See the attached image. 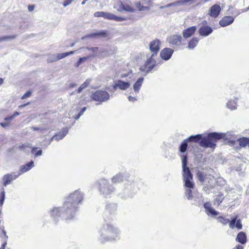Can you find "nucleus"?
Returning <instances> with one entry per match:
<instances>
[{"label":"nucleus","mask_w":249,"mask_h":249,"mask_svg":"<svg viewBox=\"0 0 249 249\" xmlns=\"http://www.w3.org/2000/svg\"><path fill=\"white\" fill-rule=\"evenodd\" d=\"M24 144L25 147H29L31 146V144H30L29 143H26Z\"/></svg>","instance_id":"obj_60"},{"label":"nucleus","mask_w":249,"mask_h":249,"mask_svg":"<svg viewBox=\"0 0 249 249\" xmlns=\"http://www.w3.org/2000/svg\"><path fill=\"white\" fill-rule=\"evenodd\" d=\"M229 136H230L229 133H210L207 137L201 139L199 142L200 145L205 148L214 149L216 146V142L217 140L221 138L228 139Z\"/></svg>","instance_id":"obj_4"},{"label":"nucleus","mask_w":249,"mask_h":249,"mask_svg":"<svg viewBox=\"0 0 249 249\" xmlns=\"http://www.w3.org/2000/svg\"><path fill=\"white\" fill-rule=\"evenodd\" d=\"M234 99H230L227 104V107L228 108L233 110L237 108V102L239 99V96L236 95L234 96Z\"/></svg>","instance_id":"obj_28"},{"label":"nucleus","mask_w":249,"mask_h":249,"mask_svg":"<svg viewBox=\"0 0 249 249\" xmlns=\"http://www.w3.org/2000/svg\"><path fill=\"white\" fill-rule=\"evenodd\" d=\"M16 37V36L13 35V36H6L0 37V42L4 40H11L14 39Z\"/></svg>","instance_id":"obj_39"},{"label":"nucleus","mask_w":249,"mask_h":249,"mask_svg":"<svg viewBox=\"0 0 249 249\" xmlns=\"http://www.w3.org/2000/svg\"><path fill=\"white\" fill-rule=\"evenodd\" d=\"M196 27L191 26L184 29L182 32L183 36L185 38H188L192 36L196 30Z\"/></svg>","instance_id":"obj_19"},{"label":"nucleus","mask_w":249,"mask_h":249,"mask_svg":"<svg viewBox=\"0 0 249 249\" xmlns=\"http://www.w3.org/2000/svg\"><path fill=\"white\" fill-rule=\"evenodd\" d=\"M94 16L95 17H102L105 19L113 20L116 21H122L126 20V18L118 17L112 13L103 11L96 12L94 13Z\"/></svg>","instance_id":"obj_9"},{"label":"nucleus","mask_w":249,"mask_h":249,"mask_svg":"<svg viewBox=\"0 0 249 249\" xmlns=\"http://www.w3.org/2000/svg\"><path fill=\"white\" fill-rule=\"evenodd\" d=\"M202 139V135L200 134H198L196 135H192L190 137H189L187 140L190 142H197L199 140Z\"/></svg>","instance_id":"obj_35"},{"label":"nucleus","mask_w":249,"mask_h":249,"mask_svg":"<svg viewBox=\"0 0 249 249\" xmlns=\"http://www.w3.org/2000/svg\"><path fill=\"white\" fill-rule=\"evenodd\" d=\"M187 141V140H185L181 142L179 146V151L180 152L184 153L186 151L188 146Z\"/></svg>","instance_id":"obj_38"},{"label":"nucleus","mask_w":249,"mask_h":249,"mask_svg":"<svg viewBox=\"0 0 249 249\" xmlns=\"http://www.w3.org/2000/svg\"><path fill=\"white\" fill-rule=\"evenodd\" d=\"M37 149V147H33V149H32V150L31 151V152L32 153H34V151Z\"/></svg>","instance_id":"obj_64"},{"label":"nucleus","mask_w":249,"mask_h":249,"mask_svg":"<svg viewBox=\"0 0 249 249\" xmlns=\"http://www.w3.org/2000/svg\"><path fill=\"white\" fill-rule=\"evenodd\" d=\"M42 154V151L41 150H38L36 152V153L35 154V157H37L38 156H41Z\"/></svg>","instance_id":"obj_52"},{"label":"nucleus","mask_w":249,"mask_h":249,"mask_svg":"<svg viewBox=\"0 0 249 249\" xmlns=\"http://www.w3.org/2000/svg\"><path fill=\"white\" fill-rule=\"evenodd\" d=\"M156 56L155 53H152L150 56L147 55V59L145 64L140 68V70L146 74L151 71L156 65Z\"/></svg>","instance_id":"obj_7"},{"label":"nucleus","mask_w":249,"mask_h":249,"mask_svg":"<svg viewBox=\"0 0 249 249\" xmlns=\"http://www.w3.org/2000/svg\"><path fill=\"white\" fill-rule=\"evenodd\" d=\"M128 99L129 101L132 102H134L137 100L136 98L133 97L132 96H128Z\"/></svg>","instance_id":"obj_49"},{"label":"nucleus","mask_w":249,"mask_h":249,"mask_svg":"<svg viewBox=\"0 0 249 249\" xmlns=\"http://www.w3.org/2000/svg\"><path fill=\"white\" fill-rule=\"evenodd\" d=\"M32 92L31 91H28L26 92L21 97L22 99H24L29 97L31 95Z\"/></svg>","instance_id":"obj_47"},{"label":"nucleus","mask_w":249,"mask_h":249,"mask_svg":"<svg viewBox=\"0 0 249 249\" xmlns=\"http://www.w3.org/2000/svg\"><path fill=\"white\" fill-rule=\"evenodd\" d=\"M2 233L3 235V237H2L3 240H7L8 239V236L6 235V231L3 229L2 230Z\"/></svg>","instance_id":"obj_48"},{"label":"nucleus","mask_w":249,"mask_h":249,"mask_svg":"<svg viewBox=\"0 0 249 249\" xmlns=\"http://www.w3.org/2000/svg\"><path fill=\"white\" fill-rule=\"evenodd\" d=\"M99 190L102 194L107 197L114 192V188L109 185L108 182L105 179H101L99 181Z\"/></svg>","instance_id":"obj_8"},{"label":"nucleus","mask_w":249,"mask_h":249,"mask_svg":"<svg viewBox=\"0 0 249 249\" xmlns=\"http://www.w3.org/2000/svg\"><path fill=\"white\" fill-rule=\"evenodd\" d=\"M88 50L91 51L92 52H96L98 49V47H92L90 48H88Z\"/></svg>","instance_id":"obj_55"},{"label":"nucleus","mask_w":249,"mask_h":249,"mask_svg":"<svg viewBox=\"0 0 249 249\" xmlns=\"http://www.w3.org/2000/svg\"><path fill=\"white\" fill-rule=\"evenodd\" d=\"M28 10L30 12L32 11L34 9V5H29L28 7Z\"/></svg>","instance_id":"obj_56"},{"label":"nucleus","mask_w":249,"mask_h":249,"mask_svg":"<svg viewBox=\"0 0 249 249\" xmlns=\"http://www.w3.org/2000/svg\"><path fill=\"white\" fill-rule=\"evenodd\" d=\"M131 85V82L129 81H124L123 80H119L115 81L114 85V88H118L121 90H126L129 88Z\"/></svg>","instance_id":"obj_14"},{"label":"nucleus","mask_w":249,"mask_h":249,"mask_svg":"<svg viewBox=\"0 0 249 249\" xmlns=\"http://www.w3.org/2000/svg\"><path fill=\"white\" fill-rule=\"evenodd\" d=\"M197 177L198 179L205 185L204 190L207 194L211 192V189L213 187L216 182H220L221 185L224 184L225 183V181L222 178H218L217 180L216 181L213 176L204 175L201 172L197 173Z\"/></svg>","instance_id":"obj_5"},{"label":"nucleus","mask_w":249,"mask_h":249,"mask_svg":"<svg viewBox=\"0 0 249 249\" xmlns=\"http://www.w3.org/2000/svg\"><path fill=\"white\" fill-rule=\"evenodd\" d=\"M90 82V79H88L86 80V81L82 84L80 87L77 89V92L80 93L84 89L86 88L88 85L89 84Z\"/></svg>","instance_id":"obj_36"},{"label":"nucleus","mask_w":249,"mask_h":249,"mask_svg":"<svg viewBox=\"0 0 249 249\" xmlns=\"http://www.w3.org/2000/svg\"><path fill=\"white\" fill-rule=\"evenodd\" d=\"M120 229L110 224H104L99 231L98 240L102 243L115 242L120 239Z\"/></svg>","instance_id":"obj_1"},{"label":"nucleus","mask_w":249,"mask_h":249,"mask_svg":"<svg viewBox=\"0 0 249 249\" xmlns=\"http://www.w3.org/2000/svg\"><path fill=\"white\" fill-rule=\"evenodd\" d=\"M199 40L197 37H194L192 38L188 42L187 48L189 50H192L194 49L197 45Z\"/></svg>","instance_id":"obj_30"},{"label":"nucleus","mask_w":249,"mask_h":249,"mask_svg":"<svg viewBox=\"0 0 249 249\" xmlns=\"http://www.w3.org/2000/svg\"><path fill=\"white\" fill-rule=\"evenodd\" d=\"M111 4L114 9L119 12L126 11L133 13L135 11L132 3L128 0H112Z\"/></svg>","instance_id":"obj_6"},{"label":"nucleus","mask_w":249,"mask_h":249,"mask_svg":"<svg viewBox=\"0 0 249 249\" xmlns=\"http://www.w3.org/2000/svg\"><path fill=\"white\" fill-rule=\"evenodd\" d=\"M233 249H243V247L242 246L238 245L236 247Z\"/></svg>","instance_id":"obj_59"},{"label":"nucleus","mask_w":249,"mask_h":249,"mask_svg":"<svg viewBox=\"0 0 249 249\" xmlns=\"http://www.w3.org/2000/svg\"><path fill=\"white\" fill-rule=\"evenodd\" d=\"M167 41L171 46H179L182 45V37L180 35H172L167 38Z\"/></svg>","instance_id":"obj_13"},{"label":"nucleus","mask_w":249,"mask_h":249,"mask_svg":"<svg viewBox=\"0 0 249 249\" xmlns=\"http://www.w3.org/2000/svg\"><path fill=\"white\" fill-rule=\"evenodd\" d=\"M69 129L67 127L62 128L61 131L57 134L53 136L50 142L55 140L57 141L62 139L68 133Z\"/></svg>","instance_id":"obj_21"},{"label":"nucleus","mask_w":249,"mask_h":249,"mask_svg":"<svg viewBox=\"0 0 249 249\" xmlns=\"http://www.w3.org/2000/svg\"><path fill=\"white\" fill-rule=\"evenodd\" d=\"M221 10V7L219 5L214 4L211 7L209 14L212 17L216 18L219 15Z\"/></svg>","instance_id":"obj_22"},{"label":"nucleus","mask_w":249,"mask_h":249,"mask_svg":"<svg viewBox=\"0 0 249 249\" xmlns=\"http://www.w3.org/2000/svg\"><path fill=\"white\" fill-rule=\"evenodd\" d=\"M34 166V163L33 161H31L30 162L27 163L26 164L22 165V166H21L20 169L19 170V173H18V175H20L23 173H24L29 171Z\"/></svg>","instance_id":"obj_29"},{"label":"nucleus","mask_w":249,"mask_h":249,"mask_svg":"<svg viewBox=\"0 0 249 249\" xmlns=\"http://www.w3.org/2000/svg\"><path fill=\"white\" fill-rule=\"evenodd\" d=\"M5 198V191L4 189H3V191L1 193L0 197V207H2L4 200Z\"/></svg>","instance_id":"obj_41"},{"label":"nucleus","mask_w":249,"mask_h":249,"mask_svg":"<svg viewBox=\"0 0 249 249\" xmlns=\"http://www.w3.org/2000/svg\"><path fill=\"white\" fill-rule=\"evenodd\" d=\"M6 244H7V240H4V242L2 244L0 249H4Z\"/></svg>","instance_id":"obj_54"},{"label":"nucleus","mask_w":249,"mask_h":249,"mask_svg":"<svg viewBox=\"0 0 249 249\" xmlns=\"http://www.w3.org/2000/svg\"><path fill=\"white\" fill-rule=\"evenodd\" d=\"M236 240L243 244L246 242V236L243 232H239L236 237Z\"/></svg>","instance_id":"obj_32"},{"label":"nucleus","mask_w":249,"mask_h":249,"mask_svg":"<svg viewBox=\"0 0 249 249\" xmlns=\"http://www.w3.org/2000/svg\"><path fill=\"white\" fill-rule=\"evenodd\" d=\"M13 119H14L13 117L11 116L7 117L4 118V120L7 122L10 123L11 121H12Z\"/></svg>","instance_id":"obj_51"},{"label":"nucleus","mask_w":249,"mask_h":249,"mask_svg":"<svg viewBox=\"0 0 249 249\" xmlns=\"http://www.w3.org/2000/svg\"><path fill=\"white\" fill-rule=\"evenodd\" d=\"M31 129H33V130H42L43 129L40 128L39 127H34V126L31 127Z\"/></svg>","instance_id":"obj_57"},{"label":"nucleus","mask_w":249,"mask_h":249,"mask_svg":"<svg viewBox=\"0 0 249 249\" xmlns=\"http://www.w3.org/2000/svg\"><path fill=\"white\" fill-rule=\"evenodd\" d=\"M223 199H224V196H223V195H219L215 199L214 203L219 205L222 202Z\"/></svg>","instance_id":"obj_40"},{"label":"nucleus","mask_w":249,"mask_h":249,"mask_svg":"<svg viewBox=\"0 0 249 249\" xmlns=\"http://www.w3.org/2000/svg\"><path fill=\"white\" fill-rule=\"evenodd\" d=\"M234 18L231 16H225L220 21L219 24L222 27H225L233 23Z\"/></svg>","instance_id":"obj_25"},{"label":"nucleus","mask_w":249,"mask_h":249,"mask_svg":"<svg viewBox=\"0 0 249 249\" xmlns=\"http://www.w3.org/2000/svg\"><path fill=\"white\" fill-rule=\"evenodd\" d=\"M74 53V51H71V52H67L66 53L68 54V56L69 55L73 54Z\"/></svg>","instance_id":"obj_61"},{"label":"nucleus","mask_w":249,"mask_h":249,"mask_svg":"<svg viewBox=\"0 0 249 249\" xmlns=\"http://www.w3.org/2000/svg\"><path fill=\"white\" fill-rule=\"evenodd\" d=\"M160 41L158 40H154L150 43V50L152 53H155L157 55L160 49Z\"/></svg>","instance_id":"obj_20"},{"label":"nucleus","mask_w":249,"mask_h":249,"mask_svg":"<svg viewBox=\"0 0 249 249\" xmlns=\"http://www.w3.org/2000/svg\"><path fill=\"white\" fill-rule=\"evenodd\" d=\"M123 176L121 174H118L113 176L112 178V181L113 183H120L123 181Z\"/></svg>","instance_id":"obj_34"},{"label":"nucleus","mask_w":249,"mask_h":249,"mask_svg":"<svg viewBox=\"0 0 249 249\" xmlns=\"http://www.w3.org/2000/svg\"><path fill=\"white\" fill-rule=\"evenodd\" d=\"M68 56V54L66 53H57L56 54H53V59H50V62H54L58 60L63 59Z\"/></svg>","instance_id":"obj_31"},{"label":"nucleus","mask_w":249,"mask_h":249,"mask_svg":"<svg viewBox=\"0 0 249 249\" xmlns=\"http://www.w3.org/2000/svg\"><path fill=\"white\" fill-rule=\"evenodd\" d=\"M83 199V194L79 190H77L71 194L66 197L64 202V209L66 214L63 216L66 218H73L77 205Z\"/></svg>","instance_id":"obj_2"},{"label":"nucleus","mask_w":249,"mask_h":249,"mask_svg":"<svg viewBox=\"0 0 249 249\" xmlns=\"http://www.w3.org/2000/svg\"><path fill=\"white\" fill-rule=\"evenodd\" d=\"M182 170L183 181L185 182L186 187L185 196L188 200L193 198L192 189H194L195 184L193 182V175L190 172L189 168L186 167L187 163V156H183L182 157Z\"/></svg>","instance_id":"obj_3"},{"label":"nucleus","mask_w":249,"mask_h":249,"mask_svg":"<svg viewBox=\"0 0 249 249\" xmlns=\"http://www.w3.org/2000/svg\"><path fill=\"white\" fill-rule=\"evenodd\" d=\"M195 1H196V0H179L178 1H177L176 2L171 3L167 4L166 5H165L164 6H161L160 7V8L162 9L163 8L169 7L171 6L181 5H183L187 3H192L195 2Z\"/></svg>","instance_id":"obj_26"},{"label":"nucleus","mask_w":249,"mask_h":249,"mask_svg":"<svg viewBox=\"0 0 249 249\" xmlns=\"http://www.w3.org/2000/svg\"><path fill=\"white\" fill-rule=\"evenodd\" d=\"M106 34V32L104 31H100L95 33L91 34L89 35L86 36L82 38V39H86L89 37H93L97 36H103Z\"/></svg>","instance_id":"obj_33"},{"label":"nucleus","mask_w":249,"mask_h":249,"mask_svg":"<svg viewBox=\"0 0 249 249\" xmlns=\"http://www.w3.org/2000/svg\"><path fill=\"white\" fill-rule=\"evenodd\" d=\"M144 78L143 77H140L134 83L133 86V89L135 94L139 93Z\"/></svg>","instance_id":"obj_27"},{"label":"nucleus","mask_w":249,"mask_h":249,"mask_svg":"<svg viewBox=\"0 0 249 249\" xmlns=\"http://www.w3.org/2000/svg\"><path fill=\"white\" fill-rule=\"evenodd\" d=\"M86 109H87L86 107H84L82 109V110H81V111H80V113H79L77 115H76V116L75 117V119L76 120L80 118V116H81V115L84 113V112L86 110Z\"/></svg>","instance_id":"obj_46"},{"label":"nucleus","mask_w":249,"mask_h":249,"mask_svg":"<svg viewBox=\"0 0 249 249\" xmlns=\"http://www.w3.org/2000/svg\"><path fill=\"white\" fill-rule=\"evenodd\" d=\"M134 75V74L132 72V71L126 72L124 73H122L121 75V78H125L129 77V78H131Z\"/></svg>","instance_id":"obj_43"},{"label":"nucleus","mask_w":249,"mask_h":249,"mask_svg":"<svg viewBox=\"0 0 249 249\" xmlns=\"http://www.w3.org/2000/svg\"><path fill=\"white\" fill-rule=\"evenodd\" d=\"M66 210L64 209V204L63 207H54L50 211V214L51 217L55 218L61 217L65 220H70L72 218H66L63 216V214H66Z\"/></svg>","instance_id":"obj_11"},{"label":"nucleus","mask_w":249,"mask_h":249,"mask_svg":"<svg viewBox=\"0 0 249 249\" xmlns=\"http://www.w3.org/2000/svg\"><path fill=\"white\" fill-rule=\"evenodd\" d=\"M173 53L174 50L173 49L169 48H166L161 51L160 55L162 59L166 61L171 57Z\"/></svg>","instance_id":"obj_15"},{"label":"nucleus","mask_w":249,"mask_h":249,"mask_svg":"<svg viewBox=\"0 0 249 249\" xmlns=\"http://www.w3.org/2000/svg\"><path fill=\"white\" fill-rule=\"evenodd\" d=\"M229 227L231 229L236 228L240 230L242 228V225L240 219H237V217H235L231 219L229 222Z\"/></svg>","instance_id":"obj_24"},{"label":"nucleus","mask_w":249,"mask_h":249,"mask_svg":"<svg viewBox=\"0 0 249 249\" xmlns=\"http://www.w3.org/2000/svg\"><path fill=\"white\" fill-rule=\"evenodd\" d=\"M9 125V123L7 122L0 123V125L4 128L6 127Z\"/></svg>","instance_id":"obj_50"},{"label":"nucleus","mask_w":249,"mask_h":249,"mask_svg":"<svg viewBox=\"0 0 249 249\" xmlns=\"http://www.w3.org/2000/svg\"><path fill=\"white\" fill-rule=\"evenodd\" d=\"M231 144L236 149H239L248 145L249 146V138L244 137L238 139L237 140L232 141L231 142Z\"/></svg>","instance_id":"obj_12"},{"label":"nucleus","mask_w":249,"mask_h":249,"mask_svg":"<svg viewBox=\"0 0 249 249\" xmlns=\"http://www.w3.org/2000/svg\"><path fill=\"white\" fill-rule=\"evenodd\" d=\"M151 5L150 1L146 2L144 0L138 2L136 3V7L139 11H146L149 10Z\"/></svg>","instance_id":"obj_23"},{"label":"nucleus","mask_w":249,"mask_h":249,"mask_svg":"<svg viewBox=\"0 0 249 249\" xmlns=\"http://www.w3.org/2000/svg\"><path fill=\"white\" fill-rule=\"evenodd\" d=\"M204 207L205 209L206 213L211 216H215L219 214V213L216 211L211 206V204L209 202H206L204 204Z\"/></svg>","instance_id":"obj_17"},{"label":"nucleus","mask_w":249,"mask_h":249,"mask_svg":"<svg viewBox=\"0 0 249 249\" xmlns=\"http://www.w3.org/2000/svg\"><path fill=\"white\" fill-rule=\"evenodd\" d=\"M217 219L219 222L224 225H227L230 222L229 219L227 218H225L221 216L218 217Z\"/></svg>","instance_id":"obj_42"},{"label":"nucleus","mask_w":249,"mask_h":249,"mask_svg":"<svg viewBox=\"0 0 249 249\" xmlns=\"http://www.w3.org/2000/svg\"><path fill=\"white\" fill-rule=\"evenodd\" d=\"M53 55H51V56L49 57V58H48V62H51L50 61V59H53Z\"/></svg>","instance_id":"obj_62"},{"label":"nucleus","mask_w":249,"mask_h":249,"mask_svg":"<svg viewBox=\"0 0 249 249\" xmlns=\"http://www.w3.org/2000/svg\"><path fill=\"white\" fill-rule=\"evenodd\" d=\"M117 206L114 204H110L107 206L106 210L107 211L110 213H113L116 210Z\"/></svg>","instance_id":"obj_37"},{"label":"nucleus","mask_w":249,"mask_h":249,"mask_svg":"<svg viewBox=\"0 0 249 249\" xmlns=\"http://www.w3.org/2000/svg\"><path fill=\"white\" fill-rule=\"evenodd\" d=\"M91 98L94 101L105 102L109 98V94L106 91L97 90L91 95Z\"/></svg>","instance_id":"obj_10"},{"label":"nucleus","mask_w":249,"mask_h":249,"mask_svg":"<svg viewBox=\"0 0 249 249\" xmlns=\"http://www.w3.org/2000/svg\"><path fill=\"white\" fill-rule=\"evenodd\" d=\"M75 0H64L63 3L64 7H67L71 4Z\"/></svg>","instance_id":"obj_44"},{"label":"nucleus","mask_w":249,"mask_h":249,"mask_svg":"<svg viewBox=\"0 0 249 249\" xmlns=\"http://www.w3.org/2000/svg\"><path fill=\"white\" fill-rule=\"evenodd\" d=\"M212 28L210 26L205 25H202L198 31L200 36H208L212 33Z\"/></svg>","instance_id":"obj_18"},{"label":"nucleus","mask_w":249,"mask_h":249,"mask_svg":"<svg viewBox=\"0 0 249 249\" xmlns=\"http://www.w3.org/2000/svg\"><path fill=\"white\" fill-rule=\"evenodd\" d=\"M19 175L14 173L8 174L3 177V184L5 186L10 184L12 180L16 179Z\"/></svg>","instance_id":"obj_16"},{"label":"nucleus","mask_w":249,"mask_h":249,"mask_svg":"<svg viewBox=\"0 0 249 249\" xmlns=\"http://www.w3.org/2000/svg\"><path fill=\"white\" fill-rule=\"evenodd\" d=\"M19 115V113L18 112V111H15L13 114L12 115V116L13 117V118L14 119L16 116H18Z\"/></svg>","instance_id":"obj_58"},{"label":"nucleus","mask_w":249,"mask_h":249,"mask_svg":"<svg viewBox=\"0 0 249 249\" xmlns=\"http://www.w3.org/2000/svg\"><path fill=\"white\" fill-rule=\"evenodd\" d=\"M87 59H88V57H87L80 58L78 60V61L76 63V66L78 67L82 63V62L83 61L86 60Z\"/></svg>","instance_id":"obj_45"},{"label":"nucleus","mask_w":249,"mask_h":249,"mask_svg":"<svg viewBox=\"0 0 249 249\" xmlns=\"http://www.w3.org/2000/svg\"><path fill=\"white\" fill-rule=\"evenodd\" d=\"M3 83V79L0 78V86Z\"/></svg>","instance_id":"obj_63"},{"label":"nucleus","mask_w":249,"mask_h":249,"mask_svg":"<svg viewBox=\"0 0 249 249\" xmlns=\"http://www.w3.org/2000/svg\"><path fill=\"white\" fill-rule=\"evenodd\" d=\"M17 147L20 149H23L25 148L24 144L22 143H19L17 144Z\"/></svg>","instance_id":"obj_53"}]
</instances>
